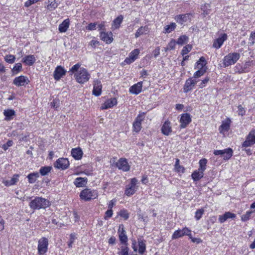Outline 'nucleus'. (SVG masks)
I'll return each mask as SVG.
<instances>
[{"label": "nucleus", "instance_id": "f257e3e1", "mask_svg": "<svg viewBox=\"0 0 255 255\" xmlns=\"http://www.w3.org/2000/svg\"><path fill=\"white\" fill-rule=\"evenodd\" d=\"M81 64L78 63L73 66L69 70L70 75L74 74L76 81L80 84L88 82L90 78V74L84 67H81Z\"/></svg>", "mask_w": 255, "mask_h": 255}, {"label": "nucleus", "instance_id": "f03ea898", "mask_svg": "<svg viewBox=\"0 0 255 255\" xmlns=\"http://www.w3.org/2000/svg\"><path fill=\"white\" fill-rule=\"evenodd\" d=\"M50 205V202L48 200L42 197H35L29 203L30 207L33 210L45 209Z\"/></svg>", "mask_w": 255, "mask_h": 255}, {"label": "nucleus", "instance_id": "7ed1b4c3", "mask_svg": "<svg viewBox=\"0 0 255 255\" xmlns=\"http://www.w3.org/2000/svg\"><path fill=\"white\" fill-rule=\"evenodd\" d=\"M98 193L96 190L86 188L80 192V197L81 200L88 201L98 197Z\"/></svg>", "mask_w": 255, "mask_h": 255}, {"label": "nucleus", "instance_id": "20e7f679", "mask_svg": "<svg viewBox=\"0 0 255 255\" xmlns=\"http://www.w3.org/2000/svg\"><path fill=\"white\" fill-rule=\"evenodd\" d=\"M240 54L239 53H230L225 56L223 60V64L225 67H228L235 64L239 59Z\"/></svg>", "mask_w": 255, "mask_h": 255}, {"label": "nucleus", "instance_id": "39448f33", "mask_svg": "<svg viewBox=\"0 0 255 255\" xmlns=\"http://www.w3.org/2000/svg\"><path fill=\"white\" fill-rule=\"evenodd\" d=\"M138 180L135 178L131 179L129 184L127 185L125 194L128 196L133 195L138 189Z\"/></svg>", "mask_w": 255, "mask_h": 255}, {"label": "nucleus", "instance_id": "423d86ee", "mask_svg": "<svg viewBox=\"0 0 255 255\" xmlns=\"http://www.w3.org/2000/svg\"><path fill=\"white\" fill-rule=\"evenodd\" d=\"M146 113H139L132 124L133 131L138 132L141 129V122L145 118Z\"/></svg>", "mask_w": 255, "mask_h": 255}, {"label": "nucleus", "instance_id": "0eeeda50", "mask_svg": "<svg viewBox=\"0 0 255 255\" xmlns=\"http://www.w3.org/2000/svg\"><path fill=\"white\" fill-rule=\"evenodd\" d=\"M48 241L45 237H42L38 241V252L40 255L44 254L48 249Z\"/></svg>", "mask_w": 255, "mask_h": 255}, {"label": "nucleus", "instance_id": "6e6552de", "mask_svg": "<svg viewBox=\"0 0 255 255\" xmlns=\"http://www.w3.org/2000/svg\"><path fill=\"white\" fill-rule=\"evenodd\" d=\"M255 144V132L251 130L246 137V140L242 143V147H247Z\"/></svg>", "mask_w": 255, "mask_h": 255}, {"label": "nucleus", "instance_id": "1a4fd4ad", "mask_svg": "<svg viewBox=\"0 0 255 255\" xmlns=\"http://www.w3.org/2000/svg\"><path fill=\"white\" fill-rule=\"evenodd\" d=\"M69 166V162L67 158H60L58 159L54 163V167L58 169L64 170Z\"/></svg>", "mask_w": 255, "mask_h": 255}, {"label": "nucleus", "instance_id": "9d476101", "mask_svg": "<svg viewBox=\"0 0 255 255\" xmlns=\"http://www.w3.org/2000/svg\"><path fill=\"white\" fill-rule=\"evenodd\" d=\"M198 81L193 78H189L186 80L183 87V91L185 93H187L191 91L195 86Z\"/></svg>", "mask_w": 255, "mask_h": 255}, {"label": "nucleus", "instance_id": "9b49d317", "mask_svg": "<svg viewBox=\"0 0 255 255\" xmlns=\"http://www.w3.org/2000/svg\"><path fill=\"white\" fill-rule=\"evenodd\" d=\"M102 85L101 81L98 79L95 80L93 82V94L95 96H99L102 93Z\"/></svg>", "mask_w": 255, "mask_h": 255}, {"label": "nucleus", "instance_id": "f8f14e48", "mask_svg": "<svg viewBox=\"0 0 255 255\" xmlns=\"http://www.w3.org/2000/svg\"><path fill=\"white\" fill-rule=\"evenodd\" d=\"M66 73V71L61 66H58L56 67L54 73L53 77L56 81L59 80L61 78L65 75Z\"/></svg>", "mask_w": 255, "mask_h": 255}, {"label": "nucleus", "instance_id": "ddd939ff", "mask_svg": "<svg viewBox=\"0 0 255 255\" xmlns=\"http://www.w3.org/2000/svg\"><path fill=\"white\" fill-rule=\"evenodd\" d=\"M116 166L119 169L124 171H128L130 169V166L126 158H121L116 163Z\"/></svg>", "mask_w": 255, "mask_h": 255}, {"label": "nucleus", "instance_id": "4468645a", "mask_svg": "<svg viewBox=\"0 0 255 255\" xmlns=\"http://www.w3.org/2000/svg\"><path fill=\"white\" fill-rule=\"evenodd\" d=\"M139 52V50L138 49H135L129 53L128 57L125 60V63L127 64H130L133 62L137 58Z\"/></svg>", "mask_w": 255, "mask_h": 255}, {"label": "nucleus", "instance_id": "2eb2a0df", "mask_svg": "<svg viewBox=\"0 0 255 255\" xmlns=\"http://www.w3.org/2000/svg\"><path fill=\"white\" fill-rule=\"evenodd\" d=\"M119 237L120 242L122 244H127L128 237L123 225L119 226L118 230Z\"/></svg>", "mask_w": 255, "mask_h": 255}, {"label": "nucleus", "instance_id": "dca6fc26", "mask_svg": "<svg viewBox=\"0 0 255 255\" xmlns=\"http://www.w3.org/2000/svg\"><path fill=\"white\" fill-rule=\"evenodd\" d=\"M28 78L24 76L16 77L13 81V84L18 87L24 86L25 84H28Z\"/></svg>", "mask_w": 255, "mask_h": 255}, {"label": "nucleus", "instance_id": "f3484780", "mask_svg": "<svg viewBox=\"0 0 255 255\" xmlns=\"http://www.w3.org/2000/svg\"><path fill=\"white\" fill-rule=\"evenodd\" d=\"M191 122L190 115L188 113L183 114L181 115L180 122L181 123L180 128H185Z\"/></svg>", "mask_w": 255, "mask_h": 255}, {"label": "nucleus", "instance_id": "a211bd4d", "mask_svg": "<svg viewBox=\"0 0 255 255\" xmlns=\"http://www.w3.org/2000/svg\"><path fill=\"white\" fill-rule=\"evenodd\" d=\"M100 37L101 40L107 44H110L113 41V33L111 32L101 31L100 32Z\"/></svg>", "mask_w": 255, "mask_h": 255}, {"label": "nucleus", "instance_id": "6ab92c4d", "mask_svg": "<svg viewBox=\"0 0 255 255\" xmlns=\"http://www.w3.org/2000/svg\"><path fill=\"white\" fill-rule=\"evenodd\" d=\"M161 132L165 135H169L172 132L171 123L169 121L164 122L161 127Z\"/></svg>", "mask_w": 255, "mask_h": 255}, {"label": "nucleus", "instance_id": "aec40b11", "mask_svg": "<svg viewBox=\"0 0 255 255\" xmlns=\"http://www.w3.org/2000/svg\"><path fill=\"white\" fill-rule=\"evenodd\" d=\"M227 39V35L225 33L223 34L221 37H219L215 40L213 44V46L216 49L220 48L223 44L224 42Z\"/></svg>", "mask_w": 255, "mask_h": 255}, {"label": "nucleus", "instance_id": "412c9836", "mask_svg": "<svg viewBox=\"0 0 255 255\" xmlns=\"http://www.w3.org/2000/svg\"><path fill=\"white\" fill-rule=\"evenodd\" d=\"M142 82H139L133 85L129 88V92L131 94L137 95L140 93L142 90Z\"/></svg>", "mask_w": 255, "mask_h": 255}, {"label": "nucleus", "instance_id": "4be33fe9", "mask_svg": "<svg viewBox=\"0 0 255 255\" xmlns=\"http://www.w3.org/2000/svg\"><path fill=\"white\" fill-rule=\"evenodd\" d=\"M190 16V13L179 14L175 17V20L177 23L182 24L183 23L187 22L189 19Z\"/></svg>", "mask_w": 255, "mask_h": 255}, {"label": "nucleus", "instance_id": "5701e85b", "mask_svg": "<svg viewBox=\"0 0 255 255\" xmlns=\"http://www.w3.org/2000/svg\"><path fill=\"white\" fill-rule=\"evenodd\" d=\"M236 217V215L234 213H232L230 212H226L223 215H220L219 217V221L221 223L225 222L227 220L229 219H235Z\"/></svg>", "mask_w": 255, "mask_h": 255}, {"label": "nucleus", "instance_id": "b1692460", "mask_svg": "<svg viewBox=\"0 0 255 255\" xmlns=\"http://www.w3.org/2000/svg\"><path fill=\"white\" fill-rule=\"evenodd\" d=\"M36 61V59L33 55H28L24 57L22 62L26 65L32 66Z\"/></svg>", "mask_w": 255, "mask_h": 255}, {"label": "nucleus", "instance_id": "393cba45", "mask_svg": "<svg viewBox=\"0 0 255 255\" xmlns=\"http://www.w3.org/2000/svg\"><path fill=\"white\" fill-rule=\"evenodd\" d=\"M83 151L81 148H75L71 150V155L72 157L76 160H80L83 156Z\"/></svg>", "mask_w": 255, "mask_h": 255}, {"label": "nucleus", "instance_id": "a878e982", "mask_svg": "<svg viewBox=\"0 0 255 255\" xmlns=\"http://www.w3.org/2000/svg\"><path fill=\"white\" fill-rule=\"evenodd\" d=\"M231 120L227 119L226 121H223L222 125L219 127V131L221 133H224L225 132L228 131L230 127Z\"/></svg>", "mask_w": 255, "mask_h": 255}, {"label": "nucleus", "instance_id": "bb28decb", "mask_svg": "<svg viewBox=\"0 0 255 255\" xmlns=\"http://www.w3.org/2000/svg\"><path fill=\"white\" fill-rule=\"evenodd\" d=\"M207 64L205 58L204 57H201L199 59V60L196 63V65L195 66V69H206L207 71V67L206 66Z\"/></svg>", "mask_w": 255, "mask_h": 255}, {"label": "nucleus", "instance_id": "cd10ccee", "mask_svg": "<svg viewBox=\"0 0 255 255\" xmlns=\"http://www.w3.org/2000/svg\"><path fill=\"white\" fill-rule=\"evenodd\" d=\"M117 104V100L116 98H112L106 101L102 107V109L111 108Z\"/></svg>", "mask_w": 255, "mask_h": 255}, {"label": "nucleus", "instance_id": "c85d7f7f", "mask_svg": "<svg viewBox=\"0 0 255 255\" xmlns=\"http://www.w3.org/2000/svg\"><path fill=\"white\" fill-rule=\"evenodd\" d=\"M18 174H14L11 178V179L9 180H3L2 183L6 186H10L11 185H13L16 184V182L18 181Z\"/></svg>", "mask_w": 255, "mask_h": 255}, {"label": "nucleus", "instance_id": "c756f323", "mask_svg": "<svg viewBox=\"0 0 255 255\" xmlns=\"http://www.w3.org/2000/svg\"><path fill=\"white\" fill-rule=\"evenodd\" d=\"M87 183V178L78 177L75 179L74 184L77 187H81L86 185Z\"/></svg>", "mask_w": 255, "mask_h": 255}, {"label": "nucleus", "instance_id": "7c9ffc66", "mask_svg": "<svg viewBox=\"0 0 255 255\" xmlns=\"http://www.w3.org/2000/svg\"><path fill=\"white\" fill-rule=\"evenodd\" d=\"M70 24L69 19L64 20L61 24H59L58 29L60 32H65L68 29Z\"/></svg>", "mask_w": 255, "mask_h": 255}, {"label": "nucleus", "instance_id": "2f4dec72", "mask_svg": "<svg viewBox=\"0 0 255 255\" xmlns=\"http://www.w3.org/2000/svg\"><path fill=\"white\" fill-rule=\"evenodd\" d=\"M204 176V172L199 171V169L195 170L192 174L191 177L194 181H197L201 179Z\"/></svg>", "mask_w": 255, "mask_h": 255}, {"label": "nucleus", "instance_id": "473e14b6", "mask_svg": "<svg viewBox=\"0 0 255 255\" xmlns=\"http://www.w3.org/2000/svg\"><path fill=\"white\" fill-rule=\"evenodd\" d=\"M149 32V28L147 26H141L135 33V37L137 38L141 35L146 34Z\"/></svg>", "mask_w": 255, "mask_h": 255}, {"label": "nucleus", "instance_id": "72a5a7b5", "mask_svg": "<svg viewBox=\"0 0 255 255\" xmlns=\"http://www.w3.org/2000/svg\"><path fill=\"white\" fill-rule=\"evenodd\" d=\"M176 24L174 22H172L170 24L166 25L164 27L163 33L165 34L169 33L175 30L176 27Z\"/></svg>", "mask_w": 255, "mask_h": 255}, {"label": "nucleus", "instance_id": "f704fd0d", "mask_svg": "<svg viewBox=\"0 0 255 255\" xmlns=\"http://www.w3.org/2000/svg\"><path fill=\"white\" fill-rule=\"evenodd\" d=\"M39 174L38 172H33L29 174L27 177L29 183H34L39 177Z\"/></svg>", "mask_w": 255, "mask_h": 255}, {"label": "nucleus", "instance_id": "c9c22d12", "mask_svg": "<svg viewBox=\"0 0 255 255\" xmlns=\"http://www.w3.org/2000/svg\"><path fill=\"white\" fill-rule=\"evenodd\" d=\"M145 241L142 240H138V252L140 254H143L146 250Z\"/></svg>", "mask_w": 255, "mask_h": 255}, {"label": "nucleus", "instance_id": "e433bc0d", "mask_svg": "<svg viewBox=\"0 0 255 255\" xmlns=\"http://www.w3.org/2000/svg\"><path fill=\"white\" fill-rule=\"evenodd\" d=\"M3 115L5 116L6 121H9L12 119V117L15 115V111L13 110H4Z\"/></svg>", "mask_w": 255, "mask_h": 255}, {"label": "nucleus", "instance_id": "4c0bfd02", "mask_svg": "<svg viewBox=\"0 0 255 255\" xmlns=\"http://www.w3.org/2000/svg\"><path fill=\"white\" fill-rule=\"evenodd\" d=\"M123 16L121 15L118 16L113 22L112 26L114 28H119L123 20Z\"/></svg>", "mask_w": 255, "mask_h": 255}, {"label": "nucleus", "instance_id": "58836bf2", "mask_svg": "<svg viewBox=\"0 0 255 255\" xmlns=\"http://www.w3.org/2000/svg\"><path fill=\"white\" fill-rule=\"evenodd\" d=\"M233 155V150L231 148L224 149L222 157L225 160L229 159Z\"/></svg>", "mask_w": 255, "mask_h": 255}, {"label": "nucleus", "instance_id": "ea45409f", "mask_svg": "<svg viewBox=\"0 0 255 255\" xmlns=\"http://www.w3.org/2000/svg\"><path fill=\"white\" fill-rule=\"evenodd\" d=\"M189 38L185 35L180 36L177 39L176 43L178 45H182L187 43L188 41Z\"/></svg>", "mask_w": 255, "mask_h": 255}, {"label": "nucleus", "instance_id": "a19ab883", "mask_svg": "<svg viewBox=\"0 0 255 255\" xmlns=\"http://www.w3.org/2000/svg\"><path fill=\"white\" fill-rule=\"evenodd\" d=\"M58 6V4L56 1V0H48L47 8L48 10H52L55 9Z\"/></svg>", "mask_w": 255, "mask_h": 255}, {"label": "nucleus", "instance_id": "79ce46f5", "mask_svg": "<svg viewBox=\"0 0 255 255\" xmlns=\"http://www.w3.org/2000/svg\"><path fill=\"white\" fill-rule=\"evenodd\" d=\"M207 160L205 158H203L201 159L199 161V168L198 169L199 171H202L203 172L206 169V164H207Z\"/></svg>", "mask_w": 255, "mask_h": 255}, {"label": "nucleus", "instance_id": "37998d69", "mask_svg": "<svg viewBox=\"0 0 255 255\" xmlns=\"http://www.w3.org/2000/svg\"><path fill=\"white\" fill-rule=\"evenodd\" d=\"M52 167L50 166L42 167L39 170V173L42 176L47 175L51 170Z\"/></svg>", "mask_w": 255, "mask_h": 255}, {"label": "nucleus", "instance_id": "c03bdc74", "mask_svg": "<svg viewBox=\"0 0 255 255\" xmlns=\"http://www.w3.org/2000/svg\"><path fill=\"white\" fill-rule=\"evenodd\" d=\"M206 71V69H198L196 72H195L194 74L193 79H196V78H199L203 76L205 73Z\"/></svg>", "mask_w": 255, "mask_h": 255}, {"label": "nucleus", "instance_id": "a18cd8bd", "mask_svg": "<svg viewBox=\"0 0 255 255\" xmlns=\"http://www.w3.org/2000/svg\"><path fill=\"white\" fill-rule=\"evenodd\" d=\"M184 236L182 230L178 229L175 231L172 236V239L175 240Z\"/></svg>", "mask_w": 255, "mask_h": 255}, {"label": "nucleus", "instance_id": "49530a36", "mask_svg": "<svg viewBox=\"0 0 255 255\" xmlns=\"http://www.w3.org/2000/svg\"><path fill=\"white\" fill-rule=\"evenodd\" d=\"M175 169L178 172L183 173L184 172V168L179 165V160L178 159H176V162L175 164Z\"/></svg>", "mask_w": 255, "mask_h": 255}, {"label": "nucleus", "instance_id": "de8ad7c7", "mask_svg": "<svg viewBox=\"0 0 255 255\" xmlns=\"http://www.w3.org/2000/svg\"><path fill=\"white\" fill-rule=\"evenodd\" d=\"M192 46L190 44H188L186 45L185 46L183 47L181 54V55L184 56L186 54H187L188 53H189L192 49Z\"/></svg>", "mask_w": 255, "mask_h": 255}, {"label": "nucleus", "instance_id": "09e8293b", "mask_svg": "<svg viewBox=\"0 0 255 255\" xmlns=\"http://www.w3.org/2000/svg\"><path fill=\"white\" fill-rule=\"evenodd\" d=\"M254 212V211H247L245 214L243 215L241 217L242 221L245 222L249 220L251 216V215Z\"/></svg>", "mask_w": 255, "mask_h": 255}, {"label": "nucleus", "instance_id": "8fccbe9b", "mask_svg": "<svg viewBox=\"0 0 255 255\" xmlns=\"http://www.w3.org/2000/svg\"><path fill=\"white\" fill-rule=\"evenodd\" d=\"M176 44V41L174 39H171V40L168 43L167 47L165 48V51H166L168 50L174 49Z\"/></svg>", "mask_w": 255, "mask_h": 255}, {"label": "nucleus", "instance_id": "3c124183", "mask_svg": "<svg viewBox=\"0 0 255 255\" xmlns=\"http://www.w3.org/2000/svg\"><path fill=\"white\" fill-rule=\"evenodd\" d=\"M15 59V57L13 55H7L4 57L5 61L10 64L13 63L14 62Z\"/></svg>", "mask_w": 255, "mask_h": 255}, {"label": "nucleus", "instance_id": "603ef678", "mask_svg": "<svg viewBox=\"0 0 255 255\" xmlns=\"http://www.w3.org/2000/svg\"><path fill=\"white\" fill-rule=\"evenodd\" d=\"M22 69V65L20 63H18L15 64V65L14 66L13 68L12 69V72L15 73L17 74L19 71H20Z\"/></svg>", "mask_w": 255, "mask_h": 255}, {"label": "nucleus", "instance_id": "864d4df0", "mask_svg": "<svg viewBox=\"0 0 255 255\" xmlns=\"http://www.w3.org/2000/svg\"><path fill=\"white\" fill-rule=\"evenodd\" d=\"M204 212V210L203 209H200L197 210L195 213V218H196V219L197 220H200Z\"/></svg>", "mask_w": 255, "mask_h": 255}, {"label": "nucleus", "instance_id": "5fc2aeb1", "mask_svg": "<svg viewBox=\"0 0 255 255\" xmlns=\"http://www.w3.org/2000/svg\"><path fill=\"white\" fill-rule=\"evenodd\" d=\"M119 215L125 220H127L129 218V214L126 210H121L119 213Z\"/></svg>", "mask_w": 255, "mask_h": 255}, {"label": "nucleus", "instance_id": "6e6d98bb", "mask_svg": "<svg viewBox=\"0 0 255 255\" xmlns=\"http://www.w3.org/2000/svg\"><path fill=\"white\" fill-rule=\"evenodd\" d=\"M249 44L253 45L255 44V32H252L249 37Z\"/></svg>", "mask_w": 255, "mask_h": 255}, {"label": "nucleus", "instance_id": "4d7b16f0", "mask_svg": "<svg viewBox=\"0 0 255 255\" xmlns=\"http://www.w3.org/2000/svg\"><path fill=\"white\" fill-rule=\"evenodd\" d=\"M210 78L208 77H206L204 80H202L199 85V88H203L206 85L207 83L209 82Z\"/></svg>", "mask_w": 255, "mask_h": 255}, {"label": "nucleus", "instance_id": "13d9d810", "mask_svg": "<svg viewBox=\"0 0 255 255\" xmlns=\"http://www.w3.org/2000/svg\"><path fill=\"white\" fill-rule=\"evenodd\" d=\"M210 7V5L208 3H206L204 5L202 6L201 8L203 10V13L204 14H208L209 13L210 10L207 9V8Z\"/></svg>", "mask_w": 255, "mask_h": 255}, {"label": "nucleus", "instance_id": "bf43d9fd", "mask_svg": "<svg viewBox=\"0 0 255 255\" xmlns=\"http://www.w3.org/2000/svg\"><path fill=\"white\" fill-rule=\"evenodd\" d=\"M182 232L183 236H188L189 237L191 236V231L188 228H184L182 229Z\"/></svg>", "mask_w": 255, "mask_h": 255}, {"label": "nucleus", "instance_id": "052dcab7", "mask_svg": "<svg viewBox=\"0 0 255 255\" xmlns=\"http://www.w3.org/2000/svg\"><path fill=\"white\" fill-rule=\"evenodd\" d=\"M113 214V210L111 209H108V210L105 213L104 219L105 220H108L109 218L112 217Z\"/></svg>", "mask_w": 255, "mask_h": 255}, {"label": "nucleus", "instance_id": "680f3d73", "mask_svg": "<svg viewBox=\"0 0 255 255\" xmlns=\"http://www.w3.org/2000/svg\"><path fill=\"white\" fill-rule=\"evenodd\" d=\"M13 142L11 140H8L5 144H4L2 147L4 150H6L8 148L12 145Z\"/></svg>", "mask_w": 255, "mask_h": 255}, {"label": "nucleus", "instance_id": "e2e57ef3", "mask_svg": "<svg viewBox=\"0 0 255 255\" xmlns=\"http://www.w3.org/2000/svg\"><path fill=\"white\" fill-rule=\"evenodd\" d=\"M96 23H90L86 26V29L88 30H94L96 28Z\"/></svg>", "mask_w": 255, "mask_h": 255}, {"label": "nucleus", "instance_id": "0e129e2a", "mask_svg": "<svg viewBox=\"0 0 255 255\" xmlns=\"http://www.w3.org/2000/svg\"><path fill=\"white\" fill-rule=\"evenodd\" d=\"M238 114L239 115H241L242 116L245 115L246 111L241 105H239L238 107Z\"/></svg>", "mask_w": 255, "mask_h": 255}, {"label": "nucleus", "instance_id": "69168bd1", "mask_svg": "<svg viewBox=\"0 0 255 255\" xmlns=\"http://www.w3.org/2000/svg\"><path fill=\"white\" fill-rule=\"evenodd\" d=\"M39 0H27V1H26L25 2L24 6L25 7H29V6L32 5V4H34V3H36V2H37Z\"/></svg>", "mask_w": 255, "mask_h": 255}, {"label": "nucleus", "instance_id": "338daca9", "mask_svg": "<svg viewBox=\"0 0 255 255\" xmlns=\"http://www.w3.org/2000/svg\"><path fill=\"white\" fill-rule=\"evenodd\" d=\"M75 239V236L74 234H71L70 235V242L68 243V245L69 248L71 247L72 246V244L74 242V240Z\"/></svg>", "mask_w": 255, "mask_h": 255}, {"label": "nucleus", "instance_id": "774afa93", "mask_svg": "<svg viewBox=\"0 0 255 255\" xmlns=\"http://www.w3.org/2000/svg\"><path fill=\"white\" fill-rule=\"evenodd\" d=\"M98 45H99V42L95 40H92L90 43V45L93 48H95Z\"/></svg>", "mask_w": 255, "mask_h": 255}]
</instances>
